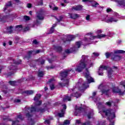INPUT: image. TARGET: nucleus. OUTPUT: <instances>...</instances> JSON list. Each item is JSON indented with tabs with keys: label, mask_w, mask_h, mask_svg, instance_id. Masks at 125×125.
Listing matches in <instances>:
<instances>
[{
	"label": "nucleus",
	"mask_w": 125,
	"mask_h": 125,
	"mask_svg": "<svg viewBox=\"0 0 125 125\" xmlns=\"http://www.w3.org/2000/svg\"><path fill=\"white\" fill-rule=\"evenodd\" d=\"M42 4H43L42 0H40V2L39 3L38 5H42Z\"/></svg>",
	"instance_id": "57"
},
{
	"label": "nucleus",
	"mask_w": 125,
	"mask_h": 125,
	"mask_svg": "<svg viewBox=\"0 0 125 125\" xmlns=\"http://www.w3.org/2000/svg\"><path fill=\"white\" fill-rule=\"evenodd\" d=\"M93 55H94L96 57L99 56V53H96L94 52L93 53Z\"/></svg>",
	"instance_id": "55"
},
{
	"label": "nucleus",
	"mask_w": 125,
	"mask_h": 125,
	"mask_svg": "<svg viewBox=\"0 0 125 125\" xmlns=\"http://www.w3.org/2000/svg\"><path fill=\"white\" fill-rule=\"evenodd\" d=\"M21 60H19V62H15V61H14V63L15 64H20L21 63Z\"/></svg>",
	"instance_id": "53"
},
{
	"label": "nucleus",
	"mask_w": 125,
	"mask_h": 125,
	"mask_svg": "<svg viewBox=\"0 0 125 125\" xmlns=\"http://www.w3.org/2000/svg\"><path fill=\"white\" fill-rule=\"evenodd\" d=\"M35 52L36 54L40 53V52H41V50H37Z\"/></svg>",
	"instance_id": "61"
},
{
	"label": "nucleus",
	"mask_w": 125,
	"mask_h": 125,
	"mask_svg": "<svg viewBox=\"0 0 125 125\" xmlns=\"http://www.w3.org/2000/svg\"><path fill=\"white\" fill-rule=\"evenodd\" d=\"M93 116V112H91L90 113H89L87 115V117H88V118L89 119H91V118H92V117Z\"/></svg>",
	"instance_id": "38"
},
{
	"label": "nucleus",
	"mask_w": 125,
	"mask_h": 125,
	"mask_svg": "<svg viewBox=\"0 0 125 125\" xmlns=\"http://www.w3.org/2000/svg\"><path fill=\"white\" fill-rule=\"evenodd\" d=\"M33 53V51H30L28 53V57H26V58H29L30 56H31V55Z\"/></svg>",
	"instance_id": "47"
},
{
	"label": "nucleus",
	"mask_w": 125,
	"mask_h": 125,
	"mask_svg": "<svg viewBox=\"0 0 125 125\" xmlns=\"http://www.w3.org/2000/svg\"><path fill=\"white\" fill-rule=\"evenodd\" d=\"M69 15L70 18H71V19H77V18H79V17H80V16L77 14L69 13Z\"/></svg>",
	"instance_id": "21"
},
{
	"label": "nucleus",
	"mask_w": 125,
	"mask_h": 125,
	"mask_svg": "<svg viewBox=\"0 0 125 125\" xmlns=\"http://www.w3.org/2000/svg\"><path fill=\"white\" fill-rule=\"evenodd\" d=\"M99 5V4L97 2H95V4L92 5L93 7H97V6Z\"/></svg>",
	"instance_id": "54"
},
{
	"label": "nucleus",
	"mask_w": 125,
	"mask_h": 125,
	"mask_svg": "<svg viewBox=\"0 0 125 125\" xmlns=\"http://www.w3.org/2000/svg\"><path fill=\"white\" fill-rule=\"evenodd\" d=\"M102 115H105L107 118L109 122V125H114V119L116 118V114H115V110L111 109H103L102 113Z\"/></svg>",
	"instance_id": "2"
},
{
	"label": "nucleus",
	"mask_w": 125,
	"mask_h": 125,
	"mask_svg": "<svg viewBox=\"0 0 125 125\" xmlns=\"http://www.w3.org/2000/svg\"><path fill=\"white\" fill-rule=\"evenodd\" d=\"M102 92H103V93H104L105 95H108L109 89H104L102 90Z\"/></svg>",
	"instance_id": "31"
},
{
	"label": "nucleus",
	"mask_w": 125,
	"mask_h": 125,
	"mask_svg": "<svg viewBox=\"0 0 125 125\" xmlns=\"http://www.w3.org/2000/svg\"><path fill=\"white\" fill-rule=\"evenodd\" d=\"M112 91L115 93H119L120 95H122L123 94H124V92H122L118 87L113 88L112 89Z\"/></svg>",
	"instance_id": "18"
},
{
	"label": "nucleus",
	"mask_w": 125,
	"mask_h": 125,
	"mask_svg": "<svg viewBox=\"0 0 125 125\" xmlns=\"http://www.w3.org/2000/svg\"><path fill=\"white\" fill-rule=\"evenodd\" d=\"M37 111L36 110V108L34 107H25V111H26V116L28 119H30L33 115H32V113L33 112H36Z\"/></svg>",
	"instance_id": "7"
},
{
	"label": "nucleus",
	"mask_w": 125,
	"mask_h": 125,
	"mask_svg": "<svg viewBox=\"0 0 125 125\" xmlns=\"http://www.w3.org/2000/svg\"><path fill=\"white\" fill-rule=\"evenodd\" d=\"M16 29L18 31H20V30H22V25H18V26H16Z\"/></svg>",
	"instance_id": "37"
},
{
	"label": "nucleus",
	"mask_w": 125,
	"mask_h": 125,
	"mask_svg": "<svg viewBox=\"0 0 125 125\" xmlns=\"http://www.w3.org/2000/svg\"><path fill=\"white\" fill-rule=\"evenodd\" d=\"M84 76L87 79L88 83H93V82H94L93 78L90 77V75H89V72H88V70L87 69V68H86Z\"/></svg>",
	"instance_id": "10"
},
{
	"label": "nucleus",
	"mask_w": 125,
	"mask_h": 125,
	"mask_svg": "<svg viewBox=\"0 0 125 125\" xmlns=\"http://www.w3.org/2000/svg\"><path fill=\"white\" fill-rule=\"evenodd\" d=\"M44 124H45V125H49L50 124V121H49V120H46L44 122Z\"/></svg>",
	"instance_id": "46"
},
{
	"label": "nucleus",
	"mask_w": 125,
	"mask_h": 125,
	"mask_svg": "<svg viewBox=\"0 0 125 125\" xmlns=\"http://www.w3.org/2000/svg\"><path fill=\"white\" fill-rule=\"evenodd\" d=\"M9 83H10L11 85L14 86V85H16V81H9Z\"/></svg>",
	"instance_id": "35"
},
{
	"label": "nucleus",
	"mask_w": 125,
	"mask_h": 125,
	"mask_svg": "<svg viewBox=\"0 0 125 125\" xmlns=\"http://www.w3.org/2000/svg\"><path fill=\"white\" fill-rule=\"evenodd\" d=\"M24 118L22 117V114H20L19 115L17 116V118L16 121H13L12 125H21L19 124L20 121H23Z\"/></svg>",
	"instance_id": "11"
},
{
	"label": "nucleus",
	"mask_w": 125,
	"mask_h": 125,
	"mask_svg": "<svg viewBox=\"0 0 125 125\" xmlns=\"http://www.w3.org/2000/svg\"><path fill=\"white\" fill-rule=\"evenodd\" d=\"M38 62L39 63H40V64H44V60L42 58H40L38 60Z\"/></svg>",
	"instance_id": "34"
},
{
	"label": "nucleus",
	"mask_w": 125,
	"mask_h": 125,
	"mask_svg": "<svg viewBox=\"0 0 125 125\" xmlns=\"http://www.w3.org/2000/svg\"><path fill=\"white\" fill-rule=\"evenodd\" d=\"M44 75V71H39L38 73V77L42 78Z\"/></svg>",
	"instance_id": "28"
},
{
	"label": "nucleus",
	"mask_w": 125,
	"mask_h": 125,
	"mask_svg": "<svg viewBox=\"0 0 125 125\" xmlns=\"http://www.w3.org/2000/svg\"><path fill=\"white\" fill-rule=\"evenodd\" d=\"M23 18L24 20H26V21H29V20H30V17L27 16H24L23 17Z\"/></svg>",
	"instance_id": "43"
},
{
	"label": "nucleus",
	"mask_w": 125,
	"mask_h": 125,
	"mask_svg": "<svg viewBox=\"0 0 125 125\" xmlns=\"http://www.w3.org/2000/svg\"><path fill=\"white\" fill-rule=\"evenodd\" d=\"M93 63H90V60L87 59V56L83 55L82 57V60L80 61V62L76 66L75 70L78 73H81L85 67H88L90 68L91 66H93Z\"/></svg>",
	"instance_id": "1"
},
{
	"label": "nucleus",
	"mask_w": 125,
	"mask_h": 125,
	"mask_svg": "<svg viewBox=\"0 0 125 125\" xmlns=\"http://www.w3.org/2000/svg\"><path fill=\"white\" fill-rule=\"evenodd\" d=\"M113 59L116 61H119L121 59V57L120 56H116Z\"/></svg>",
	"instance_id": "36"
},
{
	"label": "nucleus",
	"mask_w": 125,
	"mask_h": 125,
	"mask_svg": "<svg viewBox=\"0 0 125 125\" xmlns=\"http://www.w3.org/2000/svg\"><path fill=\"white\" fill-rule=\"evenodd\" d=\"M83 112L84 109L82 108V107L76 108L75 112H74L75 116H80V114L82 113V115H83Z\"/></svg>",
	"instance_id": "13"
},
{
	"label": "nucleus",
	"mask_w": 125,
	"mask_h": 125,
	"mask_svg": "<svg viewBox=\"0 0 125 125\" xmlns=\"http://www.w3.org/2000/svg\"><path fill=\"white\" fill-rule=\"evenodd\" d=\"M81 44L82 42H77L76 45L73 48V50L68 49H66L64 52V54H70V53H72V52L76 51L78 48H80V47H81Z\"/></svg>",
	"instance_id": "6"
},
{
	"label": "nucleus",
	"mask_w": 125,
	"mask_h": 125,
	"mask_svg": "<svg viewBox=\"0 0 125 125\" xmlns=\"http://www.w3.org/2000/svg\"><path fill=\"white\" fill-rule=\"evenodd\" d=\"M59 85H60V86L62 87L65 86V85H68V84H69V80H64L63 83H59Z\"/></svg>",
	"instance_id": "22"
},
{
	"label": "nucleus",
	"mask_w": 125,
	"mask_h": 125,
	"mask_svg": "<svg viewBox=\"0 0 125 125\" xmlns=\"http://www.w3.org/2000/svg\"><path fill=\"white\" fill-rule=\"evenodd\" d=\"M49 7H50V8H51V9H52L53 10H54L55 11L58 10V7H57V6H55V5H54V4L49 5Z\"/></svg>",
	"instance_id": "26"
},
{
	"label": "nucleus",
	"mask_w": 125,
	"mask_h": 125,
	"mask_svg": "<svg viewBox=\"0 0 125 125\" xmlns=\"http://www.w3.org/2000/svg\"><path fill=\"white\" fill-rule=\"evenodd\" d=\"M13 26H9L7 28V32L8 33H9V34H12V33H13Z\"/></svg>",
	"instance_id": "27"
},
{
	"label": "nucleus",
	"mask_w": 125,
	"mask_h": 125,
	"mask_svg": "<svg viewBox=\"0 0 125 125\" xmlns=\"http://www.w3.org/2000/svg\"><path fill=\"white\" fill-rule=\"evenodd\" d=\"M111 11H112V10L110 8H108L106 9V12H111Z\"/></svg>",
	"instance_id": "59"
},
{
	"label": "nucleus",
	"mask_w": 125,
	"mask_h": 125,
	"mask_svg": "<svg viewBox=\"0 0 125 125\" xmlns=\"http://www.w3.org/2000/svg\"><path fill=\"white\" fill-rule=\"evenodd\" d=\"M37 19L39 20H43V12H39V13L37 15Z\"/></svg>",
	"instance_id": "20"
},
{
	"label": "nucleus",
	"mask_w": 125,
	"mask_h": 125,
	"mask_svg": "<svg viewBox=\"0 0 125 125\" xmlns=\"http://www.w3.org/2000/svg\"><path fill=\"white\" fill-rule=\"evenodd\" d=\"M114 53H125V51L123 50H118L114 51Z\"/></svg>",
	"instance_id": "33"
},
{
	"label": "nucleus",
	"mask_w": 125,
	"mask_h": 125,
	"mask_svg": "<svg viewBox=\"0 0 125 125\" xmlns=\"http://www.w3.org/2000/svg\"><path fill=\"white\" fill-rule=\"evenodd\" d=\"M72 97H76L78 98V97H81V94H79L78 92H76L75 94H72L70 96H65L63 98V101L65 102V101H71V99Z\"/></svg>",
	"instance_id": "9"
},
{
	"label": "nucleus",
	"mask_w": 125,
	"mask_h": 125,
	"mask_svg": "<svg viewBox=\"0 0 125 125\" xmlns=\"http://www.w3.org/2000/svg\"><path fill=\"white\" fill-rule=\"evenodd\" d=\"M76 124H81V121L76 120Z\"/></svg>",
	"instance_id": "63"
},
{
	"label": "nucleus",
	"mask_w": 125,
	"mask_h": 125,
	"mask_svg": "<svg viewBox=\"0 0 125 125\" xmlns=\"http://www.w3.org/2000/svg\"><path fill=\"white\" fill-rule=\"evenodd\" d=\"M105 124V121H102L98 123L97 125H104Z\"/></svg>",
	"instance_id": "41"
},
{
	"label": "nucleus",
	"mask_w": 125,
	"mask_h": 125,
	"mask_svg": "<svg viewBox=\"0 0 125 125\" xmlns=\"http://www.w3.org/2000/svg\"><path fill=\"white\" fill-rule=\"evenodd\" d=\"M53 32H54V28H53V27H51L50 30L49 31L48 34H52Z\"/></svg>",
	"instance_id": "45"
},
{
	"label": "nucleus",
	"mask_w": 125,
	"mask_h": 125,
	"mask_svg": "<svg viewBox=\"0 0 125 125\" xmlns=\"http://www.w3.org/2000/svg\"><path fill=\"white\" fill-rule=\"evenodd\" d=\"M29 30H30V28H29V27H26L24 28L23 31L24 32H27V31H29Z\"/></svg>",
	"instance_id": "52"
},
{
	"label": "nucleus",
	"mask_w": 125,
	"mask_h": 125,
	"mask_svg": "<svg viewBox=\"0 0 125 125\" xmlns=\"http://www.w3.org/2000/svg\"><path fill=\"white\" fill-rule=\"evenodd\" d=\"M86 20L87 21H89L90 20V16L89 15L86 16Z\"/></svg>",
	"instance_id": "50"
},
{
	"label": "nucleus",
	"mask_w": 125,
	"mask_h": 125,
	"mask_svg": "<svg viewBox=\"0 0 125 125\" xmlns=\"http://www.w3.org/2000/svg\"><path fill=\"white\" fill-rule=\"evenodd\" d=\"M82 9H83V6L82 5H79L72 7V10H76V11H80Z\"/></svg>",
	"instance_id": "19"
},
{
	"label": "nucleus",
	"mask_w": 125,
	"mask_h": 125,
	"mask_svg": "<svg viewBox=\"0 0 125 125\" xmlns=\"http://www.w3.org/2000/svg\"><path fill=\"white\" fill-rule=\"evenodd\" d=\"M57 24H56V23L52 25V28H53V29H54V27H55L56 26H57Z\"/></svg>",
	"instance_id": "64"
},
{
	"label": "nucleus",
	"mask_w": 125,
	"mask_h": 125,
	"mask_svg": "<svg viewBox=\"0 0 125 125\" xmlns=\"http://www.w3.org/2000/svg\"><path fill=\"white\" fill-rule=\"evenodd\" d=\"M62 108L63 109L61 110V112L59 113L58 114V116L60 118H62V117H64V114H65V111L66 109H67V106H66V104L62 105Z\"/></svg>",
	"instance_id": "15"
},
{
	"label": "nucleus",
	"mask_w": 125,
	"mask_h": 125,
	"mask_svg": "<svg viewBox=\"0 0 125 125\" xmlns=\"http://www.w3.org/2000/svg\"><path fill=\"white\" fill-rule=\"evenodd\" d=\"M55 80L54 79H52L51 80H49V83H50V87L51 88V90H53V89H54V88H55L54 87V84H53V83H53V82H54Z\"/></svg>",
	"instance_id": "23"
},
{
	"label": "nucleus",
	"mask_w": 125,
	"mask_h": 125,
	"mask_svg": "<svg viewBox=\"0 0 125 125\" xmlns=\"http://www.w3.org/2000/svg\"><path fill=\"white\" fill-rule=\"evenodd\" d=\"M75 36L74 35H65L64 37V39L66 40V42H70L71 41H73V39H75Z\"/></svg>",
	"instance_id": "16"
},
{
	"label": "nucleus",
	"mask_w": 125,
	"mask_h": 125,
	"mask_svg": "<svg viewBox=\"0 0 125 125\" xmlns=\"http://www.w3.org/2000/svg\"><path fill=\"white\" fill-rule=\"evenodd\" d=\"M106 105L108 107H111V106H116V104L113 101L107 102L106 103Z\"/></svg>",
	"instance_id": "25"
},
{
	"label": "nucleus",
	"mask_w": 125,
	"mask_h": 125,
	"mask_svg": "<svg viewBox=\"0 0 125 125\" xmlns=\"http://www.w3.org/2000/svg\"><path fill=\"white\" fill-rule=\"evenodd\" d=\"M41 104H42V101L37 100L36 102V105L39 106Z\"/></svg>",
	"instance_id": "49"
},
{
	"label": "nucleus",
	"mask_w": 125,
	"mask_h": 125,
	"mask_svg": "<svg viewBox=\"0 0 125 125\" xmlns=\"http://www.w3.org/2000/svg\"><path fill=\"white\" fill-rule=\"evenodd\" d=\"M41 96H42V95H41V94H38L36 95V96H35L34 97V100L35 101H37L38 100H39V99H40V98H41Z\"/></svg>",
	"instance_id": "29"
},
{
	"label": "nucleus",
	"mask_w": 125,
	"mask_h": 125,
	"mask_svg": "<svg viewBox=\"0 0 125 125\" xmlns=\"http://www.w3.org/2000/svg\"><path fill=\"white\" fill-rule=\"evenodd\" d=\"M63 2L65 3H69V1L68 0H63Z\"/></svg>",
	"instance_id": "62"
},
{
	"label": "nucleus",
	"mask_w": 125,
	"mask_h": 125,
	"mask_svg": "<svg viewBox=\"0 0 125 125\" xmlns=\"http://www.w3.org/2000/svg\"><path fill=\"white\" fill-rule=\"evenodd\" d=\"M83 125H91L90 122H88L85 123H84Z\"/></svg>",
	"instance_id": "58"
},
{
	"label": "nucleus",
	"mask_w": 125,
	"mask_h": 125,
	"mask_svg": "<svg viewBox=\"0 0 125 125\" xmlns=\"http://www.w3.org/2000/svg\"><path fill=\"white\" fill-rule=\"evenodd\" d=\"M8 68L10 70V71H12V73H9L8 76H12L14 73H16V70H17V67H16V65H11L8 66Z\"/></svg>",
	"instance_id": "14"
},
{
	"label": "nucleus",
	"mask_w": 125,
	"mask_h": 125,
	"mask_svg": "<svg viewBox=\"0 0 125 125\" xmlns=\"http://www.w3.org/2000/svg\"><path fill=\"white\" fill-rule=\"evenodd\" d=\"M56 19H57L58 22H60L61 21H62V19H63V17L60 16L59 17V19L56 18V17H55Z\"/></svg>",
	"instance_id": "40"
},
{
	"label": "nucleus",
	"mask_w": 125,
	"mask_h": 125,
	"mask_svg": "<svg viewBox=\"0 0 125 125\" xmlns=\"http://www.w3.org/2000/svg\"><path fill=\"white\" fill-rule=\"evenodd\" d=\"M63 125H70V121L69 120H65L63 122Z\"/></svg>",
	"instance_id": "42"
},
{
	"label": "nucleus",
	"mask_w": 125,
	"mask_h": 125,
	"mask_svg": "<svg viewBox=\"0 0 125 125\" xmlns=\"http://www.w3.org/2000/svg\"><path fill=\"white\" fill-rule=\"evenodd\" d=\"M72 73L74 74L75 71L72 70H66L61 71L60 73V76L62 78V79H64V78H66V77L68 76V74H72Z\"/></svg>",
	"instance_id": "8"
},
{
	"label": "nucleus",
	"mask_w": 125,
	"mask_h": 125,
	"mask_svg": "<svg viewBox=\"0 0 125 125\" xmlns=\"http://www.w3.org/2000/svg\"><path fill=\"white\" fill-rule=\"evenodd\" d=\"M107 35L105 34H101L96 36H91L90 40H94V39H102V38H105Z\"/></svg>",
	"instance_id": "17"
},
{
	"label": "nucleus",
	"mask_w": 125,
	"mask_h": 125,
	"mask_svg": "<svg viewBox=\"0 0 125 125\" xmlns=\"http://www.w3.org/2000/svg\"><path fill=\"white\" fill-rule=\"evenodd\" d=\"M111 55H113V53H105V56L106 58H109Z\"/></svg>",
	"instance_id": "39"
},
{
	"label": "nucleus",
	"mask_w": 125,
	"mask_h": 125,
	"mask_svg": "<svg viewBox=\"0 0 125 125\" xmlns=\"http://www.w3.org/2000/svg\"><path fill=\"white\" fill-rule=\"evenodd\" d=\"M121 85H123L125 88V81H122L120 83Z\"/></svg>",
	"instance_id": "48"
},
{
	"label": "nucleus",
	"mask_w": 125,
	"mask_h": 125,
	"mask_svg": "<svg viewBox=\"0 0 125 125\" xmlns=\"http://www.w3.org/2000/svg\"><path fill=\"white\" fill-rule=\"evenodd\" d=\"M55 49H56L57 51L60 52L61 51H62V47L61 46H58L55 47Z\"/></svg>",
	"instance_id": "32"
},
{
	"label": "nucleus",
	"mask_w": 125,
	"mask_h": 125,
	"mask_svg": "<svg viewBox=\"0 0 125 125\" xmlns=\"http://www.w3.org/2000/svg\"><path fill=\"white\" fill-rule=\"evenodd\" d=\"M102 19L103 21H104V22H106V23H112V22H117V21H118V20L116 19L115 16L109 17L108 18L107 15H105Z\"/></svg>",
	"instance_id": "5"
},
{
	"label": "nucleus",
	"mask_w": 125,
	"mask_h": 125,
	"mask_svg": "<svg viewBox=\"0 0 125 125\" xmlns=\"http://www.w3.org/2000/svg\"><path fill=\"white\" fill-rule=\"evenodd\" d=\"M82 79H80L79 82H78V83L76 84L75 87L76 89H79V90H80V91H83V89H85V88L88 87V85L87 83H82Z\"/></svg>",
	"instance_id": "4"
},
{
	"label": "nucleus",
	"mask_w": 125,
	"mask_h": 125,
	"mask_svg": "<svg viewBox=\"0 0 125 125\" xmlns=\"http://www.w3.org/2000/svg\"><path fill=\"white\" fill-rule=\"evenodd\" d=\"M33 43L35 44H38V41H37L36 40L33 41Z\"/></svg>",
	"instance_id": "60"
},
{
	"label": "nucleus",
	"mask_w": 125,
	"mask_h": 125,
	"mask_svg": "<svg viewBox=\"0 0 125 125\" xmlns=\"http://www.w3.org/2000/svg\"><path fill=\"white\" fill-rule=\"evenodd\" d=\"M11 5V2L9 1L8 3H7L4 8V12H5V11H6V10H7V9H8V8H9V7H10V6Z\"/></svg>",
	"instance_id": "24"
},
{
	"label": "nucleus",
	"mask_w": 125,
	"mask_h": 125,
	"mask_svg": "<svg viewBox=\"0 0 125 125\" xmlns=\"http://www.w3.org/2000/svg\"><path fill=\"white\" fill-rule=\"evenodd\" d=\"M46 69H47V70H50V69H54V66H51V67L46 66Z\"/></svg>",
	"instance_id": "51"
},
{
	"label": "nucleus",
	"mask_w": 125,
	"mask_h": 125,
	"mask_svg": "<svg viewBox=\"0 0 125 125\" xmlns=\"http://www.w3.org/2000/svg\"><path fill=\"white\" fill-rule=\"evenodd\" d=\"M29 125H35V122L33 120H31L29 123L28 124Z\"/></svg>",
	"instance_id": "44"
},
{
	"label": "nucleus",
	"mask_w": 125,
	"mask_h": 125,
	"mask_svg": "<svg viewBox=\"0 0 125 125\" xmlns=\"http://www.w3.org/2000/svg\"><path fill=\"white\" fill-rule=\"evenodd\" d=\"M95 95H96V92H94L92 94V98L93 99L94 101L96 103H97V105H98V108H99V109H100V106H101L102 104L101 103L98 102L100 99L99 98L96 99L95 98Z\"/></svg>",
	"instance_id": "12"
},
{
	"label": "nucleus",
	"mask_w": 125,
	"mask_h": 125,
	"mask_svg": "<svg viewBox=\"0 0 125 125\" xmlns=\"http://www.w3.org/2000/svg\"><path fill=\"white\" fill-rule=\"evenodd\" d=\"M103 70H109L108 71V76L109 79H111V75H112V73H113V70L112 69L110 68L109 67L104 65H101L100 66V68L99 69L98 74L99 76L103 75Z\"/></svg>",
	"instance_id": "3"
},
{
	"label": "nucleus",
	"mask_w": 125,
	"mask_h": 125,
	"mask_svg": "<svg viewBox=\"0 0 125 125\" xmlns=\"http://www.w3.org/2000/svg\"><path fill=\"white\" fill-rule=\"evenodd\" d=\"M24 93L27 94V95H31V94H33L34 93V91L33 90H27L24 92Z\"/></svg>",
	"instance_id": "30"
},
{
	"label": "nucleus",
	"mask_w": 125,
	"mask_h": 125,
	"mask_svg": "<svg viewBox=\"0 0 125 125\" xmlns=\"http://www.w3.org/2000/svg\"><path fill=\"white\" fill-rule=\"evenodd\" d=\"M27 7H28V8H31V7H32V4H30V3H28L27 4Z\"/></svg>",
	"instance_id": "56"
}]
</instances>
